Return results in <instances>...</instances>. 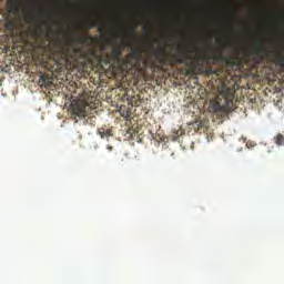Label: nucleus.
Returning <instances> with one entry per match:
<instances>
[{"label": "nucleus", "instance_id": "1", "mask_svg": "<svg viewBox=\"0 0 284 284\" xmlns=\"http://www.w3.org/2000/svg\"><path fill=\"white\" fill-rule=\"evenodd\" d=\"M77 53H79L78 49L67 47L64 49L52 51L50 58L57 65H71V63L77 60Z\"/></svg>", "mask_w": 284, "mask_h": 284}, {"label": "nucleus", "instance_id": "2", "mask_svg": "<svg viewBox=\"0 0 284 284\" xmlns=\"http://www.w3.org/2000/svg\"><path fill=\"white\" fill-rule=\"evenodd\" d=\"M273 54V62L280 68H284V55L283 53H275L274 51H270L266 47V42L261 40L256 43L255 48L251 51V55H256L260 60H264L265 55Z\"/></svg>", "mask_w": 284, "mask_h": 284}, {"label": "nucleus", "instance_id": "3", "mask_svg": "<svg viewBox=\"0 0 284 284\" xmlns=\"http://www.w3.org/2000/svg\"><path fill=\"white\" fill-rule=\"evenodd\" d=\"M197 53V49H181L176 62L184 63L186 60H195Z\"/></svg>", "mask_w": 284, "mask_h": 284}, {"label": "nucleus", "instance_id": "4", "mask_svg": "<svg viewBox=\"0 0 284 284\" xmlns=\"http://www.w3.org/2000/svg\"><path fill=\"white\" fill-rule=\"evenodd\" d=\"M122 55V47H115L113 49L112 55H104L103 58H99V63H101V65H103V63H105V65H109V63H112V58L113 60H120Z\"/></svg>", "mask_w": 284, "mask_h": 284}, {"label": "nucleus", "instance_id": "5", "mask_svg": "<svg viewBox=\"0 0 284 284\" xmlns=\"http://www.w3.org/2000/svg\"><path fill=\"white\" fill-rule=\"evenodd\" d=\"M74 113L81 118L87 116L88 114L87 105H75Z\"/></svg>", "mask_w": 284, "mask_h": 284}, {"label": "nucleus", "instance_id": "6", "mask_svg": "<svg viewBox=\"0 0 284 284\" xmlns=\"http://www.w3.org/2000/svg\"><path fill=\"white\" fill-rule=\"evenodd\" d=\"M154 55H155V59L158 60V62H160V63L165 62L166 53H165L164 49H160V51H154Z\"/></svg>", "mask_w": 284, "mask_h": 284}, {"label": "nucleus", "instance_id": "7", "mask_svg": "<svg viewBox=\"0 0 284 284\" xmlns=\"http://www.w3.org/2000/svg\"><path fill=\"white\" fill-rule=\"evenodd\" d=\"M70 33L73 37V40L80 42V44H84L88 41L83 36H78L77 31H71Z\"/></svg>", "mask_w": 284, "mask_h": 284}, {"label": "nucleus", "instance_id": "8", "mask_svg": "<svg viewBox=\"0 0 284 284\" xmlns=\"http://www.w3.org/2000/svg\"><path fill=\"white\" fill-rule=\"evenodd\" d=\"M98 132L101 139H109L112 136V130H106L105 128H100Z\"/></svg>", "mask_w": 284, "mask_h": 284}, {"label": "nucleus", "instance_id": "9", "mask_svg": "<svg viewBox=\"0 0 284 284\" xmlns=\"http://www.w3.org/2000/svg\"><path fill=\"white\" fill-rule=\"evenodd\" d=\"M142 57V51L140 48H135L132 50L131 58L135 61H140Z\"/></svg>", "mask_w": 284, "mask_h": 284}, {"label": "nucleus", "instance_id": "10", "mask_svg": "<svg viewBox=\"0 0 284 284\" xmlns=\"http://www.w3.org/2000/svg\"><path fill=\"white\" fill-rule=\"evenodd\" d=\"M274 142H275L276 145H284V134L278 133L274 138Z\"/></svg>", "mask_w": 284, "mask_h": 284}, {"label": "nucleus", "instance_id": "11", "mask_svg": "<svg viewBox=\"0 0 284 284\" xmlns=\"http://www.w3.org/2000/svg\"><path fill=\"white\" fill-rule=\"evenodd\" d=\"M40 81H41L42 84H45V85H48V83H50V79H48L45 77V74L40 75Z\"/></svg>", "mask_w": 284, "mask_h": 284}, {"label": "nucleus", "instance_id": "12", "mask_svg": "<svg viewBox=\"0 0 284 284\" xmlns=\"http://www.w3.org/2000/svg\"><path fill=\"white\" fill-rule=\"evenodd\" d=\"M9 9H10V11H16L17 10V4L13 0L9 1Z\"/></svg>", "mask_w": 284, "mask_h": 284}, {"label": "nucleus", "instance_id": "13", "mask_svg": "<svg viewBox=\"0 0 284 284\" xmlns=\"http://www.w3.org/2000/svg\"><path fill=\"white\" fill-rule=\"evenodd\" d=\"M213 109H214L215 111L221 110V103L215 102V103L213 104Z\"/></svg>", "mask_w": 284, "mask_h": 284}, {"label": "nucleus", "instance_id": "14", "mask_svg": "<svg viewBox=\"0 0 284 284\" xmlns=\"http://www.w3.org/2000/svg\"><path fill=\"white\" fill-rule=\"evenodd\" d=\"M130 32H131L133 36H136V27H131Z\"/></svg>", "mask_w": 284, "mask_h": 284}, {"label": "nucleus", "instance_id": "15", "mask_svg": "<svg viewBox=\"0 0 284 284\" xmlns=\"http://www.w3.org/2000/svg\"><path fill=\"white\" fill-rule=\"evenodd\" d=\"M111 36H113V38H119L120 33H119V31H112Z\"/></svg>", "mask_w": 284, "mask_h": 284}, {"label": "nucleus", "instance_id": "16", "mask_svg": "<svg viewBox=\"0 0 284 284\" xmlns=\"http://www.w3.org/2000/svg\"><path fill=\"white\" fill-rule=\"evenodd\" d=\"M98 30L100 33H103V31H106V27H98Z\"/></svg>", "mask_w": 284, "mask_h": 284}, {"label": "nucleus", "instance_id": "17", "mask_svg": "<svg viewBox=\"0 0 284 284\" xmlns=\"http://www.w3.org/2000/svg\"><path fill=\"white\" fill-rule=\"evenodd\" d=\"M196 125H197L199 129L203 128L202 121H200L199 123H196Z\"/></svg>", "mask_w": 284, "mask_h": 284}, {"label": "nucleus", "instance_id": "18", "mask_svg": "<svg viewBox=\"0 0 284 284\" xmlns=\"http://www.w3.org/2000/svg\"><path fill=\"white\" fill-rule=\"evenodd\" d=\"M91 27H98V22H91Z\"/></svg>", "mask_w": 284, "mask_h": 284}, {"label": "nucleus", "instance_id": "19", "mask_svg": "<svg viewBox=\"0 0 284 284\" xmlns=\"http://www.w3.org/2000/svg\"><path fill=\"white\" fill-rule=\"evenodd\" d=\"M90 40H91L92 42H95V41H98V38H90Z\"/></svg>", "mask_w": 284, "mask_h": 284}, {"label": "nucleus", "instance_id": "20", "mask_svg": "<svg viewBox=\"0 0 284 284\" xmlns=\"http://www.w3.org/2000/svg\"><path fill=\"white\" fill-rule=\"evenodd\" d=\"M146 33H149V29H148V27H144V29H143Z\"/></svg>", "mask_w": 284, "mask_h": 284}, {"label": "nucleus", "instance_id": "21", "mask_svg": "<svg viewBox=\"0 0 284 284\" xmlns=\"http://www.w3.org/2000/svg\"><path fill=\"white\" fill-rule=\"evenodd\" d=\"M219 60H224V57L223 55H219Z\"/></svg>", "mask_w": 284, "mask_h": 284}, {"label": "nucleus", "instance_id": "22", "mask_svg": "<svg viewBox=\"0 0 284 284\" xmlns=\"http://www.w3.org/2000/svg\"><path fill=\"white\" fill-rule=\"evenodd\" d=\"M186 72L190 73V72H192V71H190V69H189Z\"/></svg>", "mask_w": 284, "mask_h": 284}]
</instances>
